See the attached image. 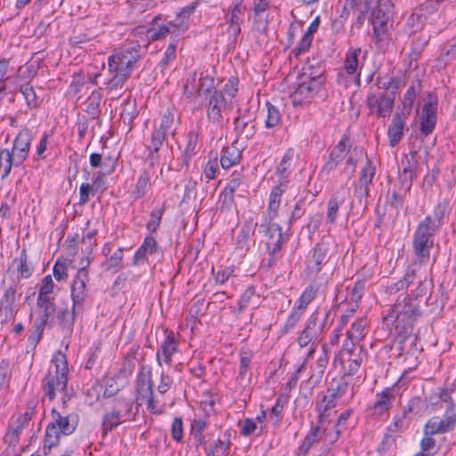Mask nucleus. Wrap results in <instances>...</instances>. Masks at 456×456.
<instances>
[{
	"label": "nucleus",
	"instance_id": "nucleus-1",
	"mask_svg": "<svg viewBox=\"0 0 456 456\" xmlns=\"http://www.w3.org/2000/svg\"><path fill=\"white\" fill-rule=\"evenodd\" d=\"M160 20L161 17L158 15L153 18L149 28H135L127 41L108 57L110 77L106 82V89L114 91L123 88L141 58L142 48H147L151 42L165 38L168 34H171V42L182 35L174 33V27L170 25V21L167 24H159Z\"/></svg>",
	"mask_w": 456,
	"mask_h": 456
},
{
	"label": "nucleus",
	"instance_id": "nucleus-2",
	"mask_svg": "<svg viewBox=\"0 0 456 456\" xmlns=\"http://www.w3.org/2000/svg\"><path fill=\"white\" fill-rule=\"evenodd\" d=\"M419 315L415 300L406 296H399L395 303L384 316V322L389 329H394L396 335L402 338L399 344L403 349V344L410 341L415 345L417 337L413 333V322Z\"/></svg>",
	"mask_w": 456,
	"mask_h": 456
},
{
	"label": "nucleus",
	"instance_id": "nucleus-3",
	"mask_svg": "<svg viewBox=\"0 0 456 456\" xmlns=\"http://www.w3.org/2000/svg\"><path fill=\"white\" fill-rule=\"evenodd\" d=\"M68 374L69 368L66 357L62 353L58 352L54 354L52 365L41 381L43 392L50 401L55 399L57 393L61 394L63 403L69 399L66 392Z\"/></svg>",
	"mask_w": 456,
	"mask_h": 456
},
{
	"label": "nucleus",
	"instance_id": "nucleus-4",
	"mask_svg": "<svg viewBox=\"0 0 456 456\" xmlns=\"http://www.w3.org/2000/svg\"><path fill=\"white\" fill-rule=\"evenodd\" d=\"M362 156V148L352 146V142L347 135H344L341 140L330 150L329 160L326 167L330 170L335 169L338 164L346 159L343 172L351 177L355 171L358 160Z\"/></svg>",
	"mask_w": 456,
	"mask_h": 456
},
{
	"label": "nucleus",
	"instance_id": "nucleus-5",
	"mask_svg": "<svg viewBox=\"0 0 456 456\" xmlns=\"http://www.w3.org/2000/svg\"><path fill=\"white\" fill-rule=\"evenodd\" d=\"M51 416L52 421L46 427L44 445L49 449L58 444L61 435H71L78 423V415L75 412L62 414L53 409Z\"/></svg>",
	"mask_w": 456,
	"mask_h": 456
},
{
	"label": "nucleus",
	"instance_id": "nucleus-6",
	"mask_svg": "<svg viewBox=\"0 0 456 456\" xmlns=\"http://www.w3.org/2000/svg\"><path fill=\"white\" fill-rule=\"evenodd\" d=\"M437 232L430 224V216H426L418 224L412 240L414 264L425 265L429 261L434 236Z\"/></svg>",
	"mask_w": 456,
	"mask_h": 456
},
{
	"label": "nucleus",
	"instance_id": "nucleus-7",
	"mask_svg": "<svg viewBox=\"0 0 456 456\" xmlns=\"http://www.w3.org/2000/svg\"><path fill=\"white\" fill-rule=\"evenodd\" d=\"M329 318V313L323 318H320L317 313L312 314L305 322L304 329L297 338V343L300 348L309 346L306 359L313 357L318 344L323 339L324 329Z\"/></svg>",
	"mask_w": 456,
	"mask_h": 456
},
{
	"label": "nucleus",
	"instance_id": "nucleus-8",
	"mask_svg": "<svg viewBox=\"0 0 456 456\" xmlns=\"http://www.w3.org/2000/svg\"><path fill=\"white\" fill-rule=\"evenodd\" d=\"M133 402L129 399H117L111 411L105 413L102 418V436L117 428L121 423L131 419Z\"/></svg>",
	"mask_w": 456,
	"mask_h": 456
},
{
	"label": "nucleus",
	"instance_id": "nucleus-9",
	"mask_svg": "<svg viewBox=\"0 0 456 456\" xmlns=\"http://www.w3.org/2000/svg\"><path fill=\"white\" fill-rule=\"evenodd\" d=\"M296 89L290 94L294 105L309 102L321 89L323 79L321 76L310 77L304 74Z\"/></svg>",
	"mask_w": 456,
	"mask_h": 456
},
{
	"label": "nucleus",
	"instance_id": "nucleus-10",
	"mask_svg": "<svg viewBox=\"0 0 456 456\" xmlns=\"http://www.w3.org/2000/svg\"><path fill=\"white\" fill-rule=\"evenodd\" d=\"M394 4L391 0H378V4L371 11V23L376 37L382 38L392 24Z\"/></svg>",
	"mask_w": 456,
	"mask_h": 456
},
{
	"label": "nucleus",
	"instance_id": "nucleus-11",
	"mask_svg": "<svg viewBox=\"0 0 456 456\" xmlns=\"http://www.w3.org/2000/svg\"><path fill=\"white\" fill-rule=\"evenodd\" d=\"M366 103L370 113L375 114L378 118H386L393 110L395 96L393 93L387 92L370 93L367 96Z\"/></svg>",
	"mask_w": 456,
	"mask_h": 456
},
{
	"label": "nucleus",
	"instance_id": "nucleus-12",
	"mask_svg": "<svg viewBox=\"0 0 456 456\" xmlns=\"http://www.w3.org/2000/svg\"><path fill=\"white\" fill-rule=\"evenodd\" d=\"M32 134L28 129H22L15 137L12 150H9L12 160L14 161V167L20 166L28 158Z\"/></svg>",
	"mask_w": 456,
	"mask_h": 456
},
{
	"label": "nucleus",
	"instance_id": "nucleus-13",
	"mask_svg": "<svg viewBox=\"0 0 456 456\" xmlns=\"http://www.w3.org/2000/svg\"><path fill=\"white\" fill-rule=\"evenodd\" d=\"M456 428V413L448 412L444 417L433 416L423 427L426 435H442L452 431Z\"/></svg>",
	"mask_w": 456,
	"mask_h": 456
},
{
	"label": "nucleus",
	"instance_id": "nucleus-14",
	"mask_svg": "<svg viewBox=\"0 0 456 456\" xmlns=\"http://www.w3.org/2000/svg\"><path fill=\"white\" fill-rule=\"evenodd\" d=\"M89 281L88 272L85 267H81L71 285V298L74 304V312L82 310L83 302L87 297L86 284Z\"/></svg>",
	"mask_w": 456,
	"mask_h": 456
},
{
	"label": "nucleus",
	"instance_id": "nucleus-15",
	"mask_svg": "<svg viewBox=\"0 0 456 456\" xmlns=\"http://www.w3.org/2000/svg\"><path fill=\"white\" fill-rule=\"evenodd\" d=\"M261 227H265V236L266 237V247L271 256L274 257L281 251L282 244L286 241V237L282 233V228L280 224L272 222H265Z\"/></svg>",
	"mask_w": 456,
	"mask_h": 456
},
{
	"label": "nucleus",
	"instance_id": "nucleus-16",
	"mask_svg": "<svg viewBox=\"0 0 456 456\" xmlns=\"http://www.w3.org/2000/svg\"><path fill=\"white\" fill-rule=\"evenodd\" d=\"M227 102L222 92L215 90L208 101L207 109L208 119L214 123L220 125L223 122L222 111L225 110Z\"/></svg>",
	"mask_w": 456,
	"mask_h": 456
},
{
	"label": "nucleus",
	"instance_id": "nucleus-17",
	"mask_svg": "<svg viewBox=\"0 0 456 456\" xmlns=\"http://www.w3.org/2000/svg\"><path fill=\"white\" fill-rule=\"evenodd\" d=\"M375 170L376 167L372 161L367 159L366 164L360 171L359 182L355 187V194L360 200L369 195L370 185L372 183Z\"/></svg>",
	"mask_w": 456,
	"mask_h": 456
},
{
	"label": "nucleus",
	"instance_id": "nucleus-18",
	"mask_svg": "<svg viewBox=\"0 0 456 456\" xmlns=\"http://www.w3.org/2000/svg\"><path fill=\"white\" fill-rule=\"evenodd\" d=\"M178 351V346L173 332L167 333L166 338L158 347L156 352V360L159 366L163 363L170 365L172 356Z\"/></svg>",
	"mask_w": 456,
	"mask_h": 456
},
{
	"label": "nucleus",
	"instance_id": "nucleus-19",
	"mask_svg": "<svg viewBox=\"0 0 456 456\" xmlns=\"http://www.w3.org/2000/svg\"><path fill=\"white\" fill-rule=\"evenodd\" d=\"M407 115L403 111H396L388 126L387 137L391 147L396 146L403 135V128Z\"/></svg>",
	"mask_w": 456,
	"mask_h": 456
},
{
	"label": "nucleus",
	"instance_id": "nucleus-20",
	"mask_svg": "<svg viewBox=\"0 0 456 456\" xmlns=\"http://www.w3.org/2000/svg\"><path fill=\"white\" fill-rule=\"evenodd\" d=\"M367 320L365 318H359L355 320L350 329L346 332V341L344 348L352 351L354 346L361 341L366 335Z\"/></svg>",
	"mask_w": 456,
	"mask_h": 456
},
{
	"label": "nucleus",
	"instance_id": "nucleus-21",
	"mask_svg": "<svg viewBox=\"0 0 456 456\" xmlns=\"http://www.w3.org/2000/svg\"><path fill=\"white\" fill-rule=\"evenodd\" d=\"M328 248L324 243L317 244L313 249V255L308 260L305 271L308 275L318 273L322 265L327 262Z\"/></svg>",
	"mask_w": 456,
	"mask_h": 456
},
{
	"label": "nucleus",
	"instance_id": "nucleus-22",
	"mask_svg": "<svg viewBox=\"0 0 456 456\" xmlns=\"http://www.w3.org/2000/svg\"><path fill=\"white\" fill-rule=\"evenodd\" d=\"M395 399L394 387H387L376 395V401L372 406L373 414L381 416L387 413Z\"/></svg>",
	"mask_w": 456,
	"mask_h": 456
},
{
	"label": "nucleus",
	"instance_id": "nucleus-23",
	"mask_svg": "<svg viewBox=\"0 0 456 456\" xmlns=\"http://www.w3.org/2000/svg\"><path fill=\"white\" fill-rule=\"evenodd\" d=\"M244 11L240 3L235 4L232 7H231L229 12L226 14V20L229 23V27L227 28V33L236 38L241 31L240 23L241 18Z\"/></svg>",
	"mask_w": 456,
	"mask_h": 456
},
{
	"label": "nucleus",
	"instance_id": "nucleus-24",
	"mask_svg": "<svg viewBox=\"0 0 456 456\" xmlns=\"http://www.w3.org/2000/svg\"><path fill=\"white\" fill-rule=\"evenodd\" d=\"M152 386L151 371L142 369L136 377L137 400L143 401L144 397L153 394Z\"/></svg>",
	"mask_w": 456,
	"mask_h": 456
},
{
	"label": "nucleus",
	"instance_id": "nucleus-25",
	"mask_svg": "<svg viewBox=\"0 0 456 456\" xmlns=\"http://www.w3.org/2000/svg\"><path fill=\"white\" fill-rule=\"evenodd\" d=\"M198 5L197 2L183 7L175 16L174 20H170V25L174 27V33L183 34L188 29V20L194 12Z\"/></svg>",
	"mask_w": 456,
	"mask_h": 456
},
{
	"label": "nucleus",
	"instance_id": "nucleus-26",
	"mask_svg": "<svg viewBox=\"0 0 456 456\" xmlns=\"http://www.w3.org/2000/svg\"><path fill=\"white\" fill-rule=\"evenodd\" d=\"M256 227V223L254 221L253 217L250 216L245 220L236 238L237 248L240 249L248 248V241L254 235Z\"/></svg>",
	"mask_w": 456,
	"mask_h": 456
},
{
	"label": "nucleus",
	"instance_id": "nucleus-27",
	"mask_svg": "<svg viewBox=\"0 0 456 456\" xmlns=\"http://www.w3.org/2000/svg\"><path fill=\"white\" fill-rule=\"evenodd\" d=\"M346 200V191L344 188L338 190L331 195L327 204V220L334 224L338 217V208L344 204Z\"/></svg>",
	"mask_w": 456,
	"mask_h": 456
},
{
	"label": "nucleus",
	"instance_id": "nucleus-28",
	"mask_svg": "<svg viewBox=\"0 0 456 456\" xmlns=\"http://www.w3.org/2000/svg\"><path fill=\"white\" fill-rule=\"evenodd\" d=\"M282 193L283 190L280 185L274 186L272 189L269 197V203L267 207L266 215L265 216V222H272L274 218L278 216Z\"/></svg>",
	"mask_w": 456,
	"mask_h": 456
},
{
	"label": "nucleus",
	"instance_id": "nucleus-29",
	"mask_svg": "<svg viewBox=\"0 0 456 456\" xmlns=\"http://www.w3.org/2000/svg\"><path fill=\"white\" fill-rule=\"evenodd\" d=\"M327 422H319L317 419V423L315 426H312L310 432L304 438V441L300 446V449L304 452H307L311 447H313L323 436L326 431L325 425Z\"/></svg>",
	"mask_w": 456,
	"mask_h": 456
},
{
	"label": "nucleus",
	"instance_id": "nucleus-30",
	"mask_svg": "<svg viewBox=\"0 0 456 456\" xmlns=\"http://www.w3.org/2000/svg\"><path fill=\"white\" fill-rule=\"evenodd\" d=\"M240 159L241 151L237 146H235V143L233 142L223 149L220 157V164L224 169H229L232 166L239 164Z\"/></svg>",
	"mask_w": 456,
	"mask_h": 456
},
{
	"label": "nucleus",
	"instance_id": "nucleus-31",
	"mask_svg": "<svg viewBox=\"0 0 456 456\" xmlns=\"http://www.w3.org/2000/svg\"><path fill=\"white\" fill-rule=\"evenodd\" d=\"M16 300V288L10 287L7 289L4 294V297L1 300L0 312L1 314H4V322H8L12 319L14 316V302Z\"/></svg>",
	"mask_w": 456,
	"mask_h": 456
},
{
	"label": "nucleus",
	"instance_id": "nucleus-32",
	"mask_svg": "<svg viewBox=\"0 0 456 456\" xmlns=\"http://www.w3.org/2000/svg\"><path fill=\"white\" fill-rule=\"evenodd\" d=\"M328 362H329V351H328L327 346L325 345H323L322 346V352L316 361V367L314 369V372L311 375V377L308 379V383L312 387L316 386L320 382V380L324 373V370L327 367Z\"/></svg>",
	"mask_w": 456,
	"mask_h": 456
},
{
	"label": "nucleus",
	"instance_id": "nucleus-33",
	"mask_svg": "<svg viewBox=\"0 0 456 456\" xmlns=\"http://www.w3.org/2000/svg\"><path fill=\"white\" fill-rule=\"evenodd\" d=\"M362 53L360 47H350L345 57L344 69L348 75H354L358 73L359 68V56Z\"/></svg>",
	"mask_w": 456,
	"mask_h": 456
},
{
	"label": "nucleus",
	"instance_id": "nucleus-34",
	"mask_svg": "<svg viewBox=\"0 0 456 456\" xmlns=\"http://www.w3.org/2000/svg\"><path fill=\"white\" fill-rule=\"evenodd\" d=\"M336 407V399L329 395H323L322 399L316 404L319 422H330L329 411Z\"/></svg>",
	"mask_w": 456,
	"mask_h": 456
},
{
	"label": "nucleus",
	"instance_id": "nucleus-35",
	"mask_svg": "<svg viewBox=\"0 0 456 456\" xmlns=\"http://www.w3.org/2000/svg\"><path fill=\"white\" fill-rule=\"evenodd\" d=\"M54 299L51 298H37V304L39 309V323L46 325L49 317H51L55 312V306L53 304Z\"/></svg>",
	"mask_w": 456,
	"mask_h": 456
},
{
	"label": "nucleus",
	"instance_id": "nucleus-36",
	"mask_svg": "<svg viewBox=\"0 0 456 456\" xmlns=\"http://www.w3.org/2000/svg\"><path fill=\"white\" fill-rule=\"evenodd\" d=\"M234 126L237 136L248 140L255 134V126L252 120H246L245 118H237L234 120Z\"/></svg>",
	"mask_w": 456,
	"mask_h": 456
},
{
	"label": "nucleus",
	"instance_id": "nucleus-37",
	"mask_svg": "<svg viewBox=\"0 0 456 456\" xmlns=\"http://www.w3.org/2000/svg\"><path fill=\"white\" fill-rule=\"evenodd\" d=\"M318 291V287L313 282L305 288L301 296L297 300L294 307L305 312L307 305L314 299Z\"/></svg>",
	"mask_w": 456,
	"mask_h": 456
},
{
	"label": "nucleus",
	"instance_id": "nucleus-38",
	"mask_svg": "<svg viewBox=\"0 0 456 456\" xmlns=\"http://www.w3.org/2000/svg\"><path fill=\"white\" fill-rule=\"evenodd\" d=\"M281 115L277 107L270 102H266V118L265 126L266 128H275L281 124Z\"/></svg>",
	"mask_w": 456,
	"mask_h": 456
},
{
	"label": "nucleus",
	"instance_id": "nucleus-39",
	"mask_svg": "<svg viewBox=\"0 0 456 456\" xmlns=\"http://www.w3.org/2000/svg\"><path fill=\"white\" fill-rule=\"evenodd\" d=\"M199 131L194 129L188 132L187 142L183 151L184 159H190L196 154L195 149L199 142Z\"/></svg>",
	"mask_w": 456,
	"mask_h": 456
},
{
	"label": "nucleus",
	"instance_id": "nucleus-40",
	"mask_svg": "<svg viewBox=\"0 0 456 456\" xmlns=\"http://www.w3.org/2000/svg\"><path fill=\"white\" fill-rule=\"evenodd\" d=\"M167 135L161 130L154 129L151 136V142L148 145V150L150 151V156L151 159L155 158V154H157L162 146L164 141L166 140Z\"/></svg>",
	"mask_w": 456,
	"mask_h": 456
},
{
	"label": "nucleus",
	"instance_id": "nucleus-41",
	"mask_svg": "<svg viewBox=\"0 0 456 456\" xmlns=\"http://www.w3.org/2000/svg\"><path fill=\"white\" fill-rule=\"evenodd\" d=\"M14 166V161L12 160V158L9 153V149H4L0 151V177L2 179H5L12 169V167Z\"/></svg>",
	"mask_w": 456,
	"mask_h": 456
},
{
	"label": "nucleus",
	"instance_id": "nucleus-42",
	"mask_svg": "<svg viewBox=\"0 0 456 456\" xmlns=\"http://www.w3.org/2000/svg\"><path fill=\"white\" fill-rule=\"evenodd\" d=\"M447 210V204L445 202H439L435 207L432 216H430V224L436 230H439L443 224V218L445 216Z\"/></svg>",
	"mask_w": 456,
	"mask_h": 456
},
{
	"label": "nucleus",
	"instance_id": "nucleus-43",
	"mask_svg": "<svg viewBox=\"0 0 456 456\" xmlns=\"http://www.w3.org/2000/svg\"><path fill=\"white\" fill-rule=\"evenodd\" d=\"M123 257V248H117L108 258H106V261L104 262L105 269L108 271L113 270L117 272L122 265Z\"/></svg>",
	"mask_w": 456,
	"mask_h": 456
},
{
	"label": "nucleus",
	"instance_id": "nucleus-44",
	"mask_svg": "<svg viewBox=\"0 0 456 456\" xmlns=\"http://www.w3.org/2000/svg\"><path fill=\"white\" fill-rule=\"evenodd\" d=\"M150 175L146 171L140 175L134 191L136 199H141L146 194L147 189L150 186Z\"/></svg>",
	"mask_w": 456,
	"mask_h": 456
},
{
	"label": "nucleus",
	"instance_id": "nucleus-45",
	"mask_svg": "<svg viewBox=\"0 0 456 456\" xmlns=\"http://www.w3.org/2000/svg\"><path fill=\"white\" fill-rule=\"evenodd\" d=\"M231 445V442L217 439L215 444L206 450L208 456H224Z\"/></svg>",
	"mask_w": 456,
	"mask_h": 456
},
{
	"label": "nucleus",
	"instance_id": "nucleus-46",
	"mask_svg": "<svg viewBox=\"0 0 456 456\" xmlns=\"http://www.w3.org/2000/svg\"><path fill=\"white\" fill-rule=\"evenodd\" d=\"M303 314L304 313L302 311L293 306L284 325L281 328L282 334H287L289 332V330L294 329L301 319Z\"/></svg>",
	"mask_w": 456,
	"mask_h": 456
},
{
	"label": "nucleus",
	"instance_id": "nucleus-47",
	"mask_svg": "<svg viewBox=\"0 0 456 456\" xmlns=\"http://www.w3.org/2000/svg\"><path fill=\"white\" fill-rule=\"evenodd\" d=\"M294 155H295L294 150L289 149V150H287L282 159L281 160V162L277 167V172L282 178H285L288 176V171L291 167V164H292V161L294 159Z\"/></svg>",
	"mask_w": 456,
	"mask_h": 456
},
{
	"label": "nucleus",
	"instance_id": "nucleus-48",
	"mask_svg": "<svg viewBox=\"0 0 456 456\" xmlns=\"http://www.w3.org/2000/svg\"><path fill=\"white\" fill-rule=\"evenodd\" d=\"M423 434L424 436L419 443L420 452L418 454H422L423 456H432L431 451L435 449L436 441L433 437L434 435H426V433Z\"/></svg>",
	"mask_w": 456,
	"mask_h": 456
},
{
	"label": "nucleus",
	"instance_id": "nucleus-49",
	"mask_svg": "<svg viewBox=\"0 0 456 456\" xmlns=\"http://www.w3.org/2000/svg\"><path fill=\"white\" fill-rule=\"evenodd\" d=\"M54 283L51 275H46L42 280V285L39 290L37 298H51L54 299L53 293Z\"/></svg>",
	"mask_w": 456,
	"mask_h": 456
},
{
	"label": "nucleus",
	"instance_id": "nucleus-50",
	"mask_svg": "<svg viewBox=\"0 0 456 456\" xmlns=\"http://www.w3.org/2000/svg\"><path fill=\"white\" fill-rule=\"evenodd\" d=\"M347 388L348 383L346 381L340 380L338 382L332 383L328 388L327 393L330 396L337 400L346 394Z\"/></svg>",
	"mask_w": 456,
	"mask_h": 456
},
{
	"label": "nucleus",
	"instance_id": "nucleus-51",
	"mask_svg": "<svg viewBox=\"0 0 456 456\" xmlns=\"http://www.w3.org/2000/svg\"><path fill=\"white\" fill-rule=\"evenodd\" d=\"M251 362V355L248 352H241L240 357L239 374L237 380H243L247 375L248 367Z\"/></svg>",
	"mask_w": 456,
	"mask_h": 456
},
{
	"label": "nucleus",
	"instance_id": "nucleus-52",
	"mask_svg": "<svg viewBox=\"0 0 456 456\" xmlns=\"http://www.w3.org/2000/svg\"><path fill=\"white\" fill-rule=\"evenodd\" d=\"M218 171V161H217V155L213 159H210L204 166L203 167V174L206 176V178L209 180H213L216 176V173Z\"/></svg>",
	"mask_w": 456,
	"mask_h": 456
},
{
	"label": "nucleus",
	"instance_id": "nucleus-53",
	"mask_svg": "<svg viewBox=\"0 0 456 456\" xmlns=\"http://www.w3.org/2000/svg\"><path fill=\"white\" fill-rule=\"evenodd\" d=\"M19 261L20 263L18 265L17 270L20 277L23 279L30 277L32 274V267H30L27 263V254L25 249H22Z\"/></svg>",
	"mask_w": 456,
	"mask_h": 456
},
{
	"label": "nucleus",
	"instance_id": "nucleus-54",
	"mask_svg": "<svg viewBox=\"0 0 456 456\" xmlns=\"http://www.w3.org/2000/svg\"><path fill=\"white\" fill-rule=\"evenodd\" d=\"M123 384H120L116 378H110L106 380L105 389L103 392L104 397L114 396L121 388Z\"/></svg>",
	"mask_w": 456,
	"mask_h": 456
},
{
	"label": "nucleus",
	"instance_id": "nucleus-55",
	"mask_svg": "<svg viewBox=\"0 0 456 456\" xmlns=\"http://www.w3.org/2000/svg\"><path fill=\"white\" fill-rule=\"evenodd\" d=\"M255 296V288L253 286H248L243 292V294L240 297L239 306H238V313L243 312L251 302L252 298Z\"/></svg>",
	"mask_w": 456,
	"mask_h": 456
},
{
	"label": "nucleus",
	"instance_id": "nucleus-56",
	"mask_svg": "<svg viewBox=\"0 0 456 456\" xmlns=\"http://www.w3.org/2000/svg\"><path fill=\"white\" fill-rule=\"evenodd\" d=\"M174 123V114L169 110H167L161 117V122L159 128L156 130H161L164 134H167L171 130V127Z\"/></svg>",
	"mask_w": 456,
	"mask_h": 456
},
{
	"label": "nucleus",
	"instance_id": "nucleus-57",
	"mask_svg": "<svg viewBox=\"0 0 456 456\" xmlns=\"http://www.w3.org/2000/svg\"><path fill=\"white\" fill-rule=\"evenodd\" d=\"M175 49H176L175 42V41L170 42L168 46L166 49L164 58L159 62V65L162 69H166L168 66V64L175 60Z\"/></svg>",
	"mask_w": 456,
	"mask_h": 456
},
{
	"label": "nucleus",
	"instance_id": "nucleus-58",
	"mask_svg": "<svg viewBox=\"0 0 456 456\" xmlns=\"http://www.w3.org/2000/svg\"><path fill=\"white\" fill-rule=\"evenodd\" d=\"M214 78L210 76H202L200 77L198 86V94L200 95L203 93H210L214 88Z\"/></svg>",
	"mask_w": 456,
	"mask_h": 456
},
{
	"label": "nucleus",
	"instance_id": "nucleus-59",
	"mask_svg": "<svg viewBox=\"0 0 456 456\" xmlns=\"http://www.w3.org/2000/svg\"><path fill=\"white\" fill-rule=\"evenodd\" d=\"M67 268L66 263L57 261L53 270L54 278L59 281H66L68 279Z\"/></svg>",
	"mask_w": 456,
	"mask_h": 456
},
{
	"label": "nucleus",
	"instance_id": "nucleus-60",
	"mask_svg": "<svg viewBox=\"0 0 456 456\" xmlns=\"http://www.w3.org/2000/svg\"><path fill=\"white\" fill-rule=\"evenodd\" d=\"M234 192L232 189L224 188L220 193V201L222 203V208H230L234 202Z\"/></svg>",
	"mask_w": 456,
	"mask_h": 456
},
{
	"label": "nucleus",
	"instance_id": "nucleus-61",
	"mask_svg": "<svg viewBox=\"0 0 456 456\" xmlns=\"http://www.w3.org/2000/svg\"><path fill=\"white\" fill-rule=\"evenodd\" d=\"M163 215V210L156 209L151 213V218L147 223V229L151 232H155L160 224Z\"/></svg>",
	"mask_w": 456,
	"mask_h": 456
},
{
	"label": "nucleus",
	"instance_id": "nucleus-62",
	"mask_svg": "<svg viewBox=\"0 0 456 456\" xmlns=\"http://www.w3.org/2000/svg\"><path fill=\"white\" fill-rule=\"evenodd\" d=\"M206 426V421L201 419H195L191 421V434L200 442L202 439V431L205 429Z\"/></svg>",
	"mask_w": 456,
	"mask_h": 456
},
{
	"label": "nucleus",
	"instance_id": "nucleus-63",
	"mask_svg": "<svg viewBox=\"0 0 456 456\" xmlns=\"http://www.w3.org/2000/svg\"><path fill=\"white\" fill-rule=\"evenodd\" d=\"M312 42H313V37H310L309 35L305 33L299 42L298 46H297L293 50L295 56H299L300 54L305 53L311 46Z\"/></svg>",
	"mask_w": 456,
	"mask_h": 456
},
{
	"label": "nucleus",
	"instance_id": "nucleus-64",
	"mask_svg": "<svg viewBox=\"0 0 456 456\" xmlns=\"http://www.w3.org/2000/svg\"><path fill=\"white\" fill-rule=\"evenodd\" d=\"M183 420L181 418L176 417L174 419L171 426V436L172 438L177 442L183 438Z\"/></svg>",
	"mask_w": 456,
	"mask_h": 456
}]
</instances>
